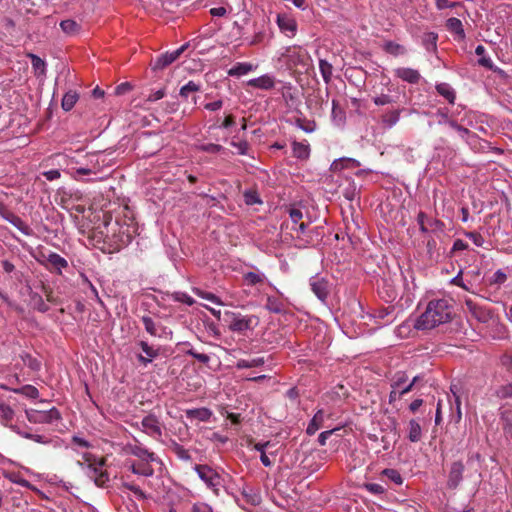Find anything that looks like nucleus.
I'll list each match as a JSON object with an SVG mask.
<instances>
[{"label": "nucleus", "instance_id": "bb28decb", "mask_svg": "<svg viewBox=\"0 0 512 512\" xmlns=\"http://www.w3.org/2000/svg\"><path fill=\"white\" fill-rule=\"evenodd\" d=\"M401 111V109H393L384 113L381 117L382 124L389 128L395 126L400 119Z\"/></svg>", "mask_w": 512, "mask_h": 512}, {"label": "nucleus", "instance_id": "58836bf2", "mask_svg": "<svg viewBox=\"0 0 512 512\" xmlns=\"http://www.w3.org/2000/svg\"><path fill=\"white\" fill-rule=\"evenodd\" d=\"M476 55L479 56L478 64L482 67H485L487 69H493V62L489 57H486L485 54V47L483 45H478L475 49Z\"/></svg>", "mask_w": 512, "mask_h": 512}, {"label": "nucleus", "instance_id": "9d476101", "mask_svg": "<svg viewBox=\"0 0 512 512\" xmlns=\"http://www.w3.org/2000/svg\"><path fill=\"white\" fill-rule=\"evenodd\" d=\"M186 48H187V44L182 45L181 47H179L178 49H176L174 51H168L164 54H161L160 56H158L155 59L154 64H153V69L162 70V69L166 68L167 66L171 65L173 62H175L180 57V55L185 51Z\"/></svg>", "mask_w": 512, "mask_h": 512}, {"label": "nucleus", "instance_id": "aec40b11", "mask_svg": "<svg viewBox=\"0 0 512 512\" xmlns=\"http://www.w3.org/2000/svg\"><path fill=\"white\" fill-rule=\"evenodd\" d=\"M46 261L49 269L58 274H61L62 270L68 267L67 260L55 252H50L46 257Z\"/></svg>", "mask_w": 512, "mask_h": 512}, {"label": "nucleus", "instance_id": "c85d7f7f", "mask_svg": "<svg viewBox=\"0 0 512 512\" xmlns=\"http://www.w3.org/2000/svg\"><path fill=\"white\" fill-rule=\"evenodd\" d=\"M438 35L434 32L424 33L422 36V44L428 52L437 50Z\"/></svg>", "mask_w": 512, "mask_h": 512}, {"label": "nucleus", "instance_id": "a211bd4d", "mask_svg": "<svg viewBox=\"0 0 512 512\" xmlns=\"http://www.w3.org/2000/svg\"><path fill=\"white\" fill-rule=\"evenodd\" d=\"M265 299L264 308L269 312L275 313L279 316L287 317V310L284 304L278 298H272L269 296H262L261 301Z\"/></svg>", "mask_w": 512, "mask_h": 512}, {"label": "nucleus", "instance_id": "393cba45", "mask_svg": "<svg viewBox=\"0 0 512 512\" xmlns=\"http://www.w3.org/2000/svg\"><path fill=\"white\" fill-rule=\"evenodd\" d=\"M79 99V94L75 90L67 91L61 101V107L68 112L73 109Z\"/></svg>", "mask_w": 512, "mask_h": 512}, {"label": "nucleus", "instance_id": "4d7b16f0", "mask_svg": "<svg viewBox=\"0 0 512 512\" xmlns=\"http://www.w3.org/2000/svg\"><path fill=\"white\" fill-rule=\"evenodd\" d=\"M173 298L178 301V302H181V303H185L187 305H192L194 303V299L189 296L188 294L184 293V292H175L173 294Z\"/></svg>", "mask_w": 512, "mask_h": 512}, {"label": "nucleus", "instance_id": "6e6d98bb", "mask_svg": "<svg viewBox=\"0 0 512 512\" xmlns=\"http://www.w3.org/2000/svg\"><path fill=\"white\" fill-rule=\"evenodd\" d=\"M383 473L395 484H402L403 479L398 471L394 469H385Z\"/></svg>", "mask_w": 512, "mask_h": 512}, {"label": "nucleus", "instance_id": "c03bdc74", "mask_svg": "<svg viewBox=\"0 0 512 512\" xmlns=\"http://www.w3.org/2000/svg\"><path fill=\"white\" fill-rule=\"evenodd\" d=\"M17 394H22L27 398L36 399L39 396L38 389L33 385H24L21 388L13 390Z\"/></svg>", "mask_w": 512, "mask_h": 512}, {"label": "nucleus", "instance_id": "e2e57ef3", "mask_svg": "<svg viewBox=\"0 0 512 512\" xmlns=\"http://www.w3.org/2000/svg\"><path fill=\"white\" fill-rule=\"evenodd\" d=\"M462 419L461 412V399L457 398V404H455V412L451 415V421L458 424Z\"/></svg>", "mask_w": 512, "mask_h": 512}, {"label": "nucleus", "instance_id": "3c124183", "mask_svg": "<svg viewBox=\"0 0 512 512\" xmlns=\"http://www.w3.org/2000/svg\"><path fill=\"white\" fill-rule=\"evenodd\" d=\"M9 480L17 485H20L22 487L36 490V488L25 478H23L20 474L12 473L8 476Z\"/></svg>", "mask_w": 512, "mask_h": 512}, {"label": "nucleus", "instance_id": "9b49d317", "mask_svg": "<svg viewBox=\"0 0 512 512\" xmlns=\"http://www.w3.org/2000/svg\"><path fill=\"white\" fill-rule=\"evenodd\" d=\"M138 345L140 346L145 356L139 354L137 359L139 363L145 367L160 355V347L158 346H154L152 344L150 345L144 340L139 341Z\"/></svg>", "mask_w": 512, "mask_h": 512}, {"label": "nucleus", "instance_id": "774afa93", "mask_svg": "<svg viewBox=\"0 0 512 512\" xmlns=\"http://www.w3.org/2000/svg\"><path fill=\"white\" fill-rule=\"evenodd\" d=\"M192 512H212V509L205 503H196L192 507Z\"/></svg>", "mask_w": 512, "mask_h": 512}, {"label": "nucleus", "instance_id": "0eeeda50", "mask_svg": "<svg viewBox=\"0 0 512 512\" xmlns=\"http://www.w3.org/2000/svg\"><path fill=\"white\" fill-rule=\"evenodd\" d=\"M162 428V423L153 413L146 415L141 421V430L156 440L161 438Z\"/></svg>", "mask_w": 512, "mask_h": 512}, {"label": "nucleus", "instance_id": "f3484780", "mask_svg": "<svg viewBox=\"0 0 512 512\" xmlns=\"http://www.w3.org/2000/svg\"><path fill=\"white\" fill-rule=\"evenodd\" d=\"M146 331L154 337L161 339H170L172 331L164 326L161 322H144Z\"/></svg>", "mask_w": 512, "mask_h": 512}, {"label": "nucleus", "instance_id": "864d4df0", "mask_svg": "<svg viewBox=\"0 0 512 512\" xmlns=\"http://www.w3.org/2000/svg\"><path fill=\"white\" fill-rule=\"evenodd\" d=\"M372 100H373L374 104L377 106H384V105L392 104L395 102L393 97L388 94L377 95V96L373 97Z\"/></svg>", "mask_w": 512, "mask_h": 512}, {"label": "nucleus", "instance_id": "ddd939ff", "mask_svg": "<svg viewBox=\"0 0 512 512\" xmlns=\"http://www.w3.org/2000/svg\"><path fill=\"white\" fill-rule=\"evenodd\" d=\"M289 217L292 223L290 229L295 232V235L292 234V237L301 238L307 228V224L301 221L303 218L302 211L297 208H291L289 209Z\"/></svg>", "mask_w": 512, "mask_h": 512}, {"label": "nucleus", "instance_id": "69168bd1", "mask_svg": "<svg viewBox=\"0 0 512 512\" xmlns=\"http://www.w3.org/2000/svg\"><path fill=\"white\" fill-rule=\"evenodd\" d=\"M199 149L209 153H217L222 149V147L218 144L209 143L200 145Z\"/></svg>", "mask_w": 512, "mask_h": 512}, {"label": "nucleus", "instance_id": "0e129e2a", "mask_svg": "<svg viewBox=\"0 0 512 512\" xmlns=\"http://www.w3.org/2000/svg\"><path fill=\"white\" fill-rule=\"evenodd\" d=\"M340 428H334V429H330V430H327V431H323L319 434L318 436V443L321 445V446H324L326 444V441L327 439L337 430H339Z\"/></svg>", "mask_w": 512, "mask_h": 512}, {"label": "nucleus", "instance_id": "f03ea898", "mask_svg": "<svg viewBox=\"0 0 512 512\" xmlns=\"http://www.w3.org/2000/svg\"><path fill=\"white\" fill-rule=\"evenodd\" d=\"M452 307L445 299L432 300L428 303L426 310L420 320H450Z\"/></svg>", "mask_w": 512, "mask_h": 512}, {"label": "nucleus", "instance_id": "052dcab7", "mask_svg": "<svg viewBox=\"0 0 512 512\" xmlns=\"http://www.w3.org/2000/svg\"><path fill=\"white\" fill-rule=\"evenodd\" d=\"M500 363L508 370H512V351L503 353L500 357Z\"/></svg>", "mask_w": 512, "mask_h": 512}, {"label": "nucleus", "instance_id": "c756f323", "mask_svg": "<svg viewBox=\"0 0 512 512\" xmlns=\"http://www.w3.org/2000/svg\"><path fill=\"white\" fill-rule=\"evenodd\" d=\"M237 502L240 507L244 510L252 512L249 506H255L256 497L254 493H247L245 490L241 493V496L237 498Z\"/></svg>", "mask_w": 512, "mask_h": 512}, {"label": "nucleus", "instance_id": "1a4fd4ad", "mask_svg": "<svg viewBox=\"0 0 512 512\" xmlns=\"http://www.w3.org/2000/svg\"><path fill=\"white\" fill-rule=\"evenodd\" d=\"M0 216L15 226L19 231H21L24 235H30L32 230L31 228L16 214L9 211L6 206L0 202Z\"/></svg>", "mask_w": 512, "mask_h": 512}, {"label": "nucleus", "instance_id": "6e6552de", "mask_svg": "<svg viewBox=\"0 0 512 512\" xmlns=\"http://www.w3.org/2000/svg\"><path fill=\"white\" fill-rule=\"evenodd\" d=\"M312 292L316 297L325 302L330 294V283L327 279L319 276H312L309 280Z\"/></svg>", "mask_w": 512, "mask_h": 512}, {"label": "nucleus", "instance_id": "412c9836", "mask_svg": "<svg viewBox=\"0 0 512 512\" xmlns=\"http://www.w3.org/2000/svg\"><path fill=\"white\" fill-rule=\"evenodd\" d=\"M395 76L410 84L418 83L421 78L417 70L406 67L397 68L395 70Z\"/></svg>", "mask_w": 512, "mask_h": 512}, {"label": "nucleus", "instance_id": "423d86ee", "mask_svg": "<svg viewBox=\"0 0 512 512\" xmlns=\"http://www.w3.org/2000/svg\"><path fill=\"white\" fill-rule=\"evenodd\" d=\"M195 471L199 478L211 489L217 491L221 485V476L208 465H196Z\"/></svg>", "mask_w": 512, "mask_h": 512}, {"label": "nucleus", "instance_id": "20e7f679", "mask_svg": "<svg viewBox=\"0 0 512 512\" xmlns=\"http://www.w3.org/2000/svg\"><path fill=\"white\" fill-rule=\"evenodd\" d=\"M124 451L126 454H130L137 457L138 461L156 462L162 464L161 459L154 452L148 450L136 438H134V443L126 444Z\"/></svg>", "mask_w": 512, "mask_h": 512}, {"label": "nucleus", "instance_id": "bf43d9fd", "mask_svg": "<svg viewBox=\"0 0 512 512\" xmlns=\"http://www.w3.org/2000/svg\"><path fill=\"white\" fill-rule=\"evenodd\" d=\"M427 224L429 226V229H431L432 231L442 232L445 228V224L441 220L436 218L428 219Z\"/></svg>", "mask_w": 512, "mask_h": 512}, {"label": "nucleus", "instance_id": "b1692460", "mask_svg": "<svg viewBox=\"0 0 512 512\" xmlns=\"http://www.w3.org/2000/svg\"><path fill=\"white\" fill-rule=\"evenodd\" d=\"M446 28L453 34H455L459 40H463L465 38V32L463 29V24L460 19L451 17L446 21Z\"/></svg>", "mask_w": 512, "mask_h": 512}, {"label": "nucleus", "instance_id": "f257e3e1", "mask_svg": "<svg viewBox=\"0 0 512 512\" xmlns=\"http://www.w3.org/2000/svg\"><path fill=\"white\" fill-rule=\"evenodd\" d=\"M83 459L86 463L87 475L99 487H104L109 481L108 473L103 469L104 459H98L90 453H85Z\"/></svg>", "mask_w": 512, "mask_h": 512}, {"label": "nucleus", "instance_id": "c9c22d12", "mask_svg": "<svg viewBox=\"0 0 512 512\" xmlns=\"http://www.w3.org/2000/svg\"><path fill=\"white\" fill-rule=\"evenodd\" d=\"M21 359L23 361V364L27 366L32 371L36 372L41 369V361L37 359L36 357L32 356L29 353H23L21 354Z\"/></svg>", "mask_w": 512, "mask_h": 512}, {"label": "nucleus", "instance_id": "5701e85b", "mask_svg": "<svg viewBox=\"0 0 512 512\" xmlns=\"http://www.w3.org/2000/svg\"><path fill=\"white\" fill-rule=\"evenodd\" d=\"M27 56L31 59L32 69L35 76L38 78H44L46 76V62L33 53H28Z\"/></svg>", "mask_w": 512, "mask_h": 512}, {"label": "nucleus", "instance_id": "dca6fc26", "mask_svg": "<svg viewBox=\"0 0 512 512\" xmlns=\"http://www.w3.org/2000/svg\"><path fill=\"white\" fill-rule=\"evenodd\" d=\"M76 163V161L74 160V158H70V157H67L66 159V165L68 167V170H67V173L71 176L72 179L76 180V181H82V176L84 175H96L97 173L90 169V168H84V167H80V168H75L73 166V164Z\"/></svg>", "mask_w": 512, "mask_h": 512}, {"label": "nucleus", "instance_id": "49530a36", "mask_svg": "<svg viewBox=\"0 0 512 512\" xmlns=\"http://www.w3.org/2000/svg\"><path fill=\"white\" fill-rule=\"evenodd\" d=\"M205 325L206 332L208 336L213 337L214 339H220L221 337V327L219 322H203Z\"/></svg>", "mask_w": 512, "mask_h": 512}, {"label": "nucleus", "instance_id": "6ab92c4d", "mask_svg": "<svg viewBox=\"0 0 512 512\" xmlns=\"http://www.w3.org/2000/svg\"><path fill=\"white\" fill-rule=\"evenodd\" d=\"M153 462H143V461H130L129 469L133 474L151 477L154 474V469L152 467Z\"/></svg>", "mask_w": 512, "mask_h": 512}, {"label": "nucleus", "instance_id": "4c0bfd02", "mask_svg": "<svg viewBox=\"0 0 512 512\" xmlns=\"http://www.w3.org/2000/svg\"><path fill=\"white\" fill-rule=\"evenodd\" d=\"M320 73L326 84H329L332 78L333 67L327 60L320 59L319 61Z\"/></svg>", "mask_w": 512, "mask_h": 512}, {"label": "nucleus", "instance_id": "72a5a7b5", "mask_svg": "<svg viewBox=\"0 0 512 512\" xmlns=\"http://www.w3.org/2000/svg\"><path fill=\"white\" fill-rule=\"evenodd\" d=\"M14 418V411L13 409L3 403H0V420L5 426H8L11 428L13 426L11 424L12 420Z\"/></svg>", "mask_w": 512, "mask_h": 512}, {"label": "nucleus", "instance_id": "603ef678", "mask_svg": "<svg viewBox=\"0 0 512 512\" xmlns=\"http://www.w3.org/2000/svg\"><path fill=\"white\" fill-rule=\"evenodd\" d=\"M507 278H508L507 274L503 270L499 269L489 279V284L499 286V285L504 284L506 282Z\"/></svg>", "mask_w": 512, "mask_h": 512}, {"label": "nucleus", "instance_id": "cd10ccee", "mask_svg": "<svg viewBox=\"0 0 512 512\" xmlns=\"http://www.w3.org/2000/svg\"><path fill=\"white\" fill-rule=\"evenodd\" d=\"M33 441L43 445H50L53 448L61 447V439L57 436L51 437L48 435L34 434Z\"/></svg>", "mask_w": 512, "mask_h": 512}, {"label": "nucleus", "instance_id": "7c9ffc66", "mask_svg": "<svg viewBox=\"0 0 512 512\" xmlns=\"http://www.w3.org/2000/svg\"><path fill=\"white\" fill-rule=\"evenodd\" d=\"M292 152L293 156L298 159H307L310 153L309 145L302 142L294 141L292 143Z\"/></svg>", "mask_w": 512, "mask_h": 512}, {"label": "nucleus", "instance_id": "a18cd8bd", "mask_svg": "<svg viewBox=\"0 0 512 512\" xmlns=\"http://www.w3.org/2000/svg\"><path fill=\"white\" fill-rule=\"evenodd\" d=\"M494 394L499 399L512 398V382H508V383L500 385L495 390Z\"/></svg>", "mask_w": 512, "mask_h": 512}, {"label": "nucleus", "instance_id": "37998d69", "mask_svg": "<svg viewBox=\"0 0 512 512\" xmlns=\"http://www.w3.org/2000/svg\"><path fill=\"white\" fill-rule=\"evenodd\" d=\"M332 118L338 125L342 124L345 120V111L335 99L332 101Z\"/></svg>", "mask_w": 512, "mask_h": 512}, {"label": "nucleus", "instance_id": "de8ad7c7", "mask_svg": "<svg viewBox=\"0 0 512 512\" xmlns=\"http://www.w3.org/2000/svg\"><path fill=\"white\" fill-rule=\"evenodd\" d=\"M123 487L126 488L127 490L131 491L138 500L147 499V495L144 493V491L138 485L134 484L133 482L125 481V482H123Z\"/></svg>", "mask_w": 512, "mask_h": 512}, {"label": "nucleus", "instance_id": "a878e982", "mask_svg": "<svg viewBox=\"0 0 512 512\" xmlns=\"http://www.w3.org/2000/svg\"><path fill=\"white\" fill-rule=\"evenodd\" d=\"M422 438V429L416 419H411L408 423V439L413 442H419Z\"/></svg>", "mask_w": 512, "mask_h": 512}, {"label": "nucleus", "instance_id": "5fc2aeb1", "mask_svg": "<svg viewBox=\"0 0 512 512\" xmlns=\"http://www.w3.org/2000/svg\"><path fill=\"white\" fill-rule=\"evenodd\" d=\"M363 488L373 495H381L385 492V488L378 483H365Z\"/></svg>", "mask_w": 512, "mask_h": 512}, {"label": "nucleus", "instance_id": "680f3d73", "mask_svg": "<svg viewBox=\"0 0 512 512\" xmlns=\"http://www.w3.org/2000/svg\"><path fill=\"white\" fill-rule=\"evenodd\" d=\"M71 442L74 446H77L79 448L88 449L91 447V444L86 439L79 437L77 435H74L72 437Z\"/></svg>", "mask_w": 512, "mask_h": 512}, {"label": "nucleus", "instance_id": "f8f14e48", "mask_svg": "<svg viewBox=\"0 0 512 512\" xmlns=\"http://www.w3.org/2000/svg\"><path fill=\"white\" fill-rule=\"evenodd\" d=\"M277 25L282 33L287 37H294L297 32L296 20L288 14H277L276 18Z\"/></svg>", "mask_w": 512, "mask_h": 512}, {"label": "nucleus", "instance_id": "4be33fe9", "mask_svg": "<svg viewBox=\"0 0 512 512\" xmlns=\"http://www.w3.org/2000/svg\"><path fill=\"white\" fill-rule=\"evenodd\" d=\"M185 414H186V417L190 420H198L201 422H208L210 420V418L212 417L213 412L206 407H201V408H195V409H188V410H186Z\"/></svg>", "mask_w": 512, "mask_h": 512}, {"label": "nucleus", "instance_id": "09e8293b", "mask_svg": "<svg viewBox=\"0 0 512 512\" xmlns=\"http://www.w3.org/2000/svg\"><path fill=\"white\" fill-rule=\"evenodd\" d=\"M201 88V85L194 82V81H189L188 83H186L185 85H183L180 89V96L183 97V98H187L190 93H193V92H197L199 91Z\"/></svg>", "mask_w": 512, "mask_h": 512}, {"label": "nucleus", "instance_id": "ea45409f", "mask_svg": "<svg viewBox=\"0 0 512 512\" xmlns=\"http://www.w3.org/2000/svg\"><path fill=\"white\" fill-rule=\"evenodd\" d=\"M252 69L253 66L249 63H237L229 70V74L240 77L248 74Z\"/></svg>", "mask_w": 512, "mask_h": 512}, {"label": "nucleus", "instance_id": "13d9d810", "mask_svg": "<svg viewBox=\"0 0 512 512\" xmlns=\"http://www.w3.org/2000/svg\"><path fill=\"white\" fill-rule=\"evenodd\" d=\"M355 322H349V321H346V322H338L340 328L342 329V331L349 337V338H355L359 335H362L363 334V330L360 329V332L358 333H355V334H350L349 332V328L354 324Z\"/></svg>", "mask_w": 512, "mask_h": 512}, {"label": "nucleus", "instance_id": "2eb2a0df", "mask_svg": "<svg viewBox=\"0 0 512 512\" xmlns=\"http://www.w3.org/2000/svg\"><path fill=\"white\" fill-rule=\"evenodd\" d=\"M331 417V412H327L324 409L317 410L306 428V433L310 436L314 435L320 428L324 426L325 420Z\"/></svg>", "mask_w": 512, "mask_h": 512}, {"label": "nucleus", "instance_id": "338daca9", "mask_svg": "<svg viewBox=\"0 0 512 512\" xmlns=\"http://www.w3.org/2000/svg\"><path fill=\"white\" fill-rule=\"evenodd\" d=\"M467 236L478 247H481L484 244V239H483L482 235L480 233H478V232H470V233L467 234Z\"/></svg>", "mask_w": 512, "mask_h": 512}, {"label": "nucleus", "instance_id": "79ce46f5", "mask_svg": "<svg viewBox=\"0 0 512 512\" xmlns=\"http://www.w3.org/2000/svg\"><path fill=\"white\" fill-rule=\"evenodd\" d=\"M275 84L276 80L272 75L265 74L258 77V89L271 90Z\"/></svg>", "mask_w": 512, "mask_h": 512}, {"label": "nucleus", "instance_id": "8fccbe9b", "mask_svg": "<svg viewBox=\"0 0 512 512\" xmlns=\"http://www.w3.org/2000/svg\"><path fill=\"white\" fill-rule=\"evenodd\" d=\"M494 325L491 337L494 339H503L507 337L506 327L501 322H492Z\"/></svg>", "mask_w": 512, "mask_h": 512}, {"label": "nucleus", "instance_id": "a19ab883", "mask_svg": "<svg viewBox=\"0 0 512 512\" xmlns=\"http://www.w3.org/2000/svg\"><path fill=\"white\" fill-rule=\"evenodd\" d=\"M62 31L68 35H74L78 33L80 26L79 24L71 19L63 20L60 22Z\"/></svg>", "mask_w": 512, "mask_h": 512}, {"label": "nucleus", "instance_id": "4468645a", "mask_svg": "<svg viewBox=\"0 0 512 512\" xmlns=\"http://www.w3.org/2000/svg\"><path fill=\"white\" fill-rule=\"evenodd\" d=\"M464 469L462 461H455L451 464L447 480L448 488L456 489L460 485L463 480Z\"/></svg>", "mask_w": 512, "mask_h": 512}, {"label": "nucleus", "instance_id": "f704fd0d", "mask_svg": "<svg viewBox=\"0 0 512 512\" xmlns=\"http://www.w3.org/2000/svg\"><path fill=\"white\" fill-rule=\"evenodd\" d=\"M268 446V443H265L264 445H260L258 443V451L260 452V460L262 464L266 467L272 466L276 461V455L270 454L268 455L266 452V448Z\"/></svg>", "mask_w": 512, "mask_h": 512}, {"label": "nucleus", "instance_id": "473e14b6", "mask_svg": "<svg viewBox=\"0 0 512 512\" xmlns=\"http://www.w3.org/2000/svg\"><path fill=\"white\" fill-rule=\"evenodd\" d=\"M169 448L171 451L181 460L189 461L191 460V455L187 449H185L182 445H180L175 440H172Z\"/></svg>", "mask_w": 512, "mask_h": 512}, {"label": "nucleus", "instance_id": "7ed1b4c3", "mask_svg": "<svg viewBox=\"0 0 512 512\" xmlns=\"http://www.w3.org/2000/svg\"><path fill=\"white\" fill-rule=\"evenodd\" d=\"M26 417L30 423L51 424L61 419V413L55 407L49 410L26 409Z\"/></svg>", "mask_w": 512, "mask_h": 512}, {"label": "nucleus", "instance_id": "39448f33", "mask_svg": "<svg viewBox=\"0 0 512 512\" xmlns=\"http://www.w3.org/2000/svg\"><path fill=\"white\" fill-rule=\"evenodd\" d=\"M437 322H402L395 328V334L401 339L414 336L419 330L434 329Z\"/></svg>", "mask_w": 512, "mask_h": 512}, {"label": "nucleus", "instance_id": "2f4dec72", "mask_svg": "<svg viewBox=\"0 0 512 512\" xmlns=\"http://www.w3.org/2000/svg\"><path fill=\"white\" fill-rule=\"evenodd\" d=\"M437 92L446 98L449 103L453 104L456 98L454 89L447 83H440L436 85Z\"/></svg>", "mask_w": 512, "mask_h": 512}, {"label": "nucleus", "instance_id": "e433bc0d", "mask_svg": "<svg viewBox=\"0 0 512 512\" xmlns=\"http://www.w3.org/2000/svg\"><path fill=\"white\" fill-rule=\"evenodd\" d=\"M383 49L385 52H387L393 56L404 55L407 52V50L404 46H402L398 43H395L393 41H387L384 44Z\"/></svg>", "mask_w": 512, "mask_h": 512}]
</instances>
